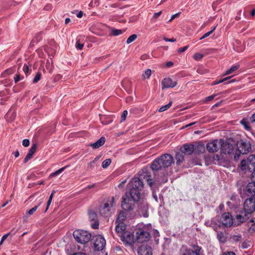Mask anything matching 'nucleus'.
I'll return each mask as SVG.
<instances>
[{
  "label": "nucleus",
  "instance_id": "1",
  "mask_svg": "<svg viewBox=\"0 0 255 255\" xmlns=\"http://www.w3.org/2000/svg\"><path fill=\"white\" fill-rule=\"evenodd\" d=\"M148 177V172H145L143 174H140V177H134L128 184V187L129 191V195L134 200H139L140 197V192L143 187V183L141 181L142 178Z\"/></svg>",
  "mask_w": 255,
  "mask_h": 255
},
{
  "label": "nucleus",
  "instance_id": "2",
  "mask_svg": "<svg viewBox=\"0 0 255 255\" xmlns=\"http://www.w3.org/2000/svg\"><path fill=\"white\" fill-rule=\"evenodd\" d=\"M174 162L173 156L170 154L165 153L152 162L151 168L153 170H159L162 168L170 166Z\"/></svg>",
  "mask_w": 255,
  "mask_h": 255
},
{
  "label": "nucleus",
  "instance_id": "3",
  "mask_svg": "<svg viewBox=\"0 0 255 255\" xmlns=\"http://www.w3.org/2000/svg\"><path fill=\"white\" fill-rule=\"evenodd\" d=\"M73 236L77 243L82 245L88 243L92 237L91 233L89 232L81 229L75 230L73 233Z\"/></svg>",
  "mask_w": 255,
  "mask_h": 255
},
{
  "label": "nucleus",
  "instance_id": "4",
  "mask_svg": "<svg viewBox=\"0 0 255 255\" xmlns=\"http://www.w3.org/2000/svg\"><path fill=\"white\" fill-rule=\"evenodd\" d=\"M135 236L136 242L140 243L147 242L150 237L148 229L145 226L141 228H137L135 229Z\"/></svg>",
  "mask_w": 255,
  "mask_h": 255
},
{
  "label": "nucleus",
  "instance_id": "5",
  "mask_svg": "<svg viewBox=\"0 0 255 255\" xmlns=\"http://www.w3.org/2000/svg\"><path fill=\"white\" fill-rule=\"evenodd\" d=\"M139 200H134L130 195L126 194L123 197L122 207L123 210L127 211H132L134 207V203Z\"/></svg>",
  "mask_w": 255,
  "mask_h": 255
},
{
  "label": "nucleus",
  "instance_id": "6",
  "mask_svg": "<svg viewBox=\"0 0 255 255\" xmlns=\"http://www.w3.org/2000/svg\"><path fill=\"white\" fill-rule=\"evenodd\" d=\"M115 203V198L113 197L110 200L104 203L103 205L101 206L99 209L100 214L106 217L110 216L111 214V208Z\"/></svg>",
  "mask_w": 255,
  "mask_h": 255
},
{
  "label": "nucleus",
  "instance_id": "7",
  "mask_svg": "<svg viewBox=\"0 0 255 255\" xmlns=\"http://www.w3.org/2000/svg\"><path fill=\"white\" fill-rule=\"evenodd\" d=\"M241 168L242 170L248 169L251 172L255 169V155H250L247 160L243 159L241 162Z\"/></svg>",
  "mask_w": 255,
  "mask_h": 255
},
{
  "label": "nucleus",
  "instance_id": "8",
  "mask_svg": "<svg viewBox=\"0 0 255 255\" xmlns=\"http://www.w3.org/2000/svg\"><path fill=\"white\" fill-rule=\"evenodd\" d=\"M243 211L251 216L255 211V197H249L243 204Z\"/></svg>",
  "mask_w": 255,
  "mask_h": 255
},
{
  "label": "nucleus",
  "instance_id": "9",
  "mask_svg": "<svg viewBox=\"0 0 255 255\" xmlns=\"http://www.w3.org/2000/svg\"><path fill=\"white\" fill-rule=\"evenodd\" d=\"M238 149L242 154H246L249 153L252 149L251 144L248 141H244L241 139L237 143Z\"/></svg>",
  "mask_w": 255,
  "mask_h": 255
},
{
  "label": "nucleus",
  "instance_id": "10",
  "mask_svg": "<svg viewBox=\"0 0 255 255\" xmlns=\"http://www.w3.org/2000/svg\"><path fill=\"white\" fill-rule=\"evenodd\" d=\"M94 247L97 251H102L106 245V240L101 235H98L93 237Z\"/></svg>",
  "mask_w": 255,
  "mask_h": 255
},
{
  "label": "nucleus",
  "instance_id": "11",
  "mask_svg": "<svg viewBox=\"0 0 255 255\" xmlns=\"http://www.w3.org/2000/svg\"><path fill=\"white\" fill-rule=\"evenodd\" d=\"M251 215L244 211L242 210L240 212V214L237 215L235 218L234 226L236 227L241 225L243 223L249 219Z\"/></svg>",
  "mask_w": 255,
  "mask_h": 255
},
{
  "label": "nucleus",
  "instance_id": "12",
  "mask_svg": "<svg viewBox=\"0 0 255 255\" xmlns=\"http://www.w3.org/2000/svg\"><path fill=\"white\" fill-rule=\"evenodd\" d=\"M222 141V139H221L219 140L215 139L212 142L207 143L206 145L207 150L209 152L213 153L217 152L219 149L221 148Z\"/></svg>",
  "mask_w": 255,
  "mask_h": 255
},
{
  "label": "nucleus",
  "instance_id": "13",
  "mask_svg": "<svg viewBox=\"0 0 255 255\" xmlns=\"http://www.w3.org/2000/svg\"><path fill=\"white\" fill-rule=\"evenodd\" d=\"M148 204L146 201H143L139 203L137 207V212L140 216L147 217L148 216Z\"/></svg>",
  "mask_w": 255,
  "mask_h": 255
},
{
  "label": "nucleus",
  "instance_id": "14",
  "mask_svg": "<svg viewBox=\"0 0 255 255\" xmlns=\"http://www.w3.org/2000/svg\"><path fill=\"white\" fill-rule=\"evenodd\" d=\"M121 240L126 244L131 245L134 242H136L135 240V235L130 234L129 232L126 231L123 233L121 236Z\"/></svg>",
  "mask_w": 255,
  "mask_h": 255
},
{
  "label": "nucleus",
  "instance_id": "15",
  "mask_svg": "<svg viewBox=\"0 0 255 255\" xmlns=\"http://www.w3.org/2000/svg\"><path fill=\"white\" fill-rule=\"evenodd\" d=\"M221 220L223 224L226 227H230L234 225L233 217L229 212H225L222 215Z\"/></svg>",
  "mask_w": 255,
  "mask_h": 255
},
{
  "label": "nucleus",
  "instance_id": "16",
  "mask_svg": "<svg viewBox=\"0 0 255 255\" xmlns=\"http://www.w3.org/2000/svg\"><path fill=\"white\" fill-rule=\"evenodd\" d=\"M177 85V82L170 78H164L161 82L162 89L173 88Z\"/></svg>",
  "mask_w": 255,
  "mask_h": 255
},
{
  "label": "nucleus",
  "instance_id": "17",
  "mask_svg": "<svg viewBox=\"0 0 255 255\" xmlns=\"http://www.w3.org/2000/svg\"><path fill=\"white\" fill-rule=\"evenodd\" d=\"M245 194L250 197H255V182H250L245 190Z\"/></svg>",
  "mask_w": 255,
  "mask_h": 255
},
{
  "label": "nucleus",
  "instance_id": "18",
  "mask_svg": "<svg viewBox=\"0 0 255 255\" xmlns=\"http://www.w3.org/2000/svg\"><path fill=\"white\" fill-rule=\"evenodd\" d=\"M195 150V145L193 144H184L180 148V151L186 155H191Z\"/></svg>",
  "mask_w": 255,
  "mask_h": 255
},
{
  "label": "nucleus",
  "instance_id": "19",
  "mask_svg": "<svg viewBox=\"0 0 255 255\" xmlns=\"http://www.w3.org/2000/svg\"><path fill=\"white\" fill-rule=\"evenodd\" d=\"M221 149L223 153L230 154L232 153L234 149L232 144L228 142H224L223 140L221 145Z\"/></svg>",
  "mask_w": 255,
  "mask_h": 255
},
{
  "label": "nucleus",
  "instance_id": "20",
  "mask_svg": "<svg viewBox=\"0 0 255 255\" xmlns=\"http://www.w3.org/2000/svg\"><path fill=\"white\" fill-rule=\"evenodd\" d=\"M138 255H152V249L148 246L141 245L138 249Z\"/></svg>",
  "mask_w": 255,
  "mask_h": 255
},
{
  "label": "nucleus",
  "instance_id": "21",
  "mask_svg": "<svg viewBox=\"0 0 255 255\" xmlns=\"http://www.w3.org/2000/svg\"><path fill=\"white\" fill-rule=\"evenodd\" d=\"M37 148V144L36 143L33 144L30 148L28 153L27 154L26 157H25L23 162L24 163H26L29 160H30L33 156L34 153L36 151V149Z\"/></svg>",
  "mask_w": 255,
  "mask_h": 255
},
{
  "label": "nucleus",
  "instance_id": "22",
  "mask_svg": "<svg viewBox=\"0 0 255 255\" xmlns=\"http://www.w3.org/2000/svg\"><path fill=\"white\" fill-rule=\"evenodd\" d=\"M194 251L190 249L186 250V253L182 254V255H199L201 248L198 246H194L193 247Z\"/></svg>",
  "mask_w": 255,
  "mask_h": 255
},
{
  "label": "nucleus",
  "instance_id": "23",
  "mask_svg": "<svg viewBox=\"0 0 255 255\" xmlns=\"http://www.w3.org/2000/svg\"><path fill=\"white\" fill-rule=\"evenodd\" d=\"M118 224L116 227V232L118 234L122 235L126 229V226L124 222H117Z\"/></svg>",
  "mask_w": 255,
  "mask_h": 255
},
{
  "label": "nucleus",
  "instance_id": "24",
  "mask_svg": "<svg viewBox=\"0 0 255 255\" xmlns=\"http://www.w3.org/2000/svg\"><path fill=\"white\" fill-rule=\"evenodd\" d=\"M105 138L104 137H101L96 142L91 144V146L94 149H97L102 146L105 142Z\"/></svg>",
  "mask_w": 255,
  "mask_h": 255
},
{
  "label": "nucleus",
  "instance_id": "25",
  "mask_svg": "<svg viewBox=\"0 0 255 255\" xmlns=\"http://www.w3.org/2000/svg\"><path fill=\"white\" fill-rule=\"evenodd\" d=\"M176 164L177 165H180L184 161V157L183 153L177 152L175 155Z\"/></svg>",
  "mask_w": 255,
  "mask_h": 255
},
{
  "label": "nucleus",
  "instance_id": "26",
  "mask_svg": "<svg viewBox=\"0 0 255 255\" xmlns=\"http://www.w3.org/2000/svg\"><path fill=\"white\" fill-rule=\"evenodd\" d=\"M213 161L214 162V163L216 164L224 166L223 159L221 158L220 156L218 154L214 156Z\"/></svg>",
  "mask_w": 255,
  "mask_h": 255
},
{
  "label": "nucleus",
  "instance_id": "27",
  "mask_svg": "<svg viewBox=\"0 0 255 255\" xmlns=\"http://www.w3.org/2000/svg\"><path fill=\"white\" fill-rule=\"evenodd\" d=\"M126 214L124 211H121L118 215L116 222H123V221L126 218Z\"/></svg>",
  "mask_w": 255,
  "mask_h": 255
},
{
  "label": "nucleus",
  "instance_id": "28",
  "mask_svg": "<svg viewBox=\"0 0 255 255\" xmlns=\"http://www.w3.org/2000/svg\"><path fill=\"white\" fill-rule=\"evenodd\" d=\"M16 232V231H14V229L11 230L10 232H9L7 234H5L3 235L0 241V246L2 244L4 241L7 238V237L10 235H14Z\"/></svg>",
  "mask_w": 255,
  "mask_h": 255
},
{
  "label": "nucleus",
  "instance_id": "29",
  "mask_svg": "<svg viewBox=\"0 0 255 255\" xmlns=\"http://www.w3.org/2000/svg\"><path fill=\"white\" fill-rule=\"evenodd\" d=\"M240 123L243 125L244 128L247 130H250L251 127L249 126V123L248 121L246 119H243L240 121Z\"/></svg>",
  "mask_w": 255,
  "mask_h": 255
},
{
  "label": "nucleus",
  "instance_id": "30",
  "mask_svg": "<svg viewBox=\"0 0 255 255\" xmlns=\"http://www.w3.org/2000/svg\"><path fill=\"white\" fill-rule=\"evenodd\" d=\"M89 219L91 221H95L97 220V215L94 211H89Z\"/></svg>",
  "mask_w": 255,
  "mask_h": 255
},
{
  "label": "nucleus",
  "instance_id": "31",
  "mask_svg": "<svg viewBox=\"0 0 255 255\" xmlns=\"http://www.w3.org/2000/svg\"><path fill=\"white\" fill-rule=\"evenodd\" d=\"M248 226H249V231L254 232H255V222L253 219H251L248 222Z\"/></svg>",
  "mask_w": 255,
  "mask_h": 255
},
{
  "label": "nucleus",
  "instance_id": "32",
  "mask_svg": "<svg viewBox=\"0 0 255 255\" xmlns=\"http://www.w3.org/2000/svg\"><path fill=\"white\" fill-rule=\"evenodd\" d=\"M239 68V65H238L233 66L231 68H230L229 69L227 70L225 75H227L230 74L232 73L233 72H234V71H235L236 70H238Z\"/></svg>",
  "mask_w": 255,
  "mask_h": 255
},
{
  "label": "nucleus",
  "instance_id": "33",
  "mask_svg": "<svg viewBox=\"0 0 255 255\" xmlns=\"http://www.w3.org/2000/svg\"><path fill=\"white\" fill-rule=\"evenodd\" d=\"M217 238L220 242L224 243L226 241V238L224 236V234L222 232L218 233Z\"/></svg>",
  "mask_w": 255,
  "mask_h": 255
},
{
  "label": "nucleus",
  "instance_id": "34",
  "mask_svg": "<svg viewBox=\"0 0 255 255\" xmlns=\"http://www.w3.org/2000/svg\"><path fill=\"white\" fill-rule=\"evenodd\" d=\"M172 104V102L170 101L168 104L161 107L160 108V109L158 110V112H162L165 111L166 110H168L171 107Z\"/></svg>",
  "mask_w": 255,
  "mask_h": 255
},
{
  "label": "nucleus",
  "instance_id": "35",
  "mask_svg": "<svg viewBox=\"0 0 255 255\" xmlns=\"http://www.w3.org/2000/svg\"><path fill=\"white\" fill-rule=\"evenodd\" d=\"M41 202H40L38 205L35 206L32 209H30L29 210L27 211L26 214L29 215H32L34 213V212H35L36 211V210L37 209L39 206L41 204Z\"/></svg>",
  "mask_w": 255,
  "mask_h": 255
},
{
  "label": "nucleus",
  "instance_id": "36",
  "mask_svg": "<svg viewBox=\"0 0 255 255\" xmlns=\"http://www.w3.org/2000/svg\"><path fill=\"white\" fill-rule=\"evenodd\" d=\"M111 160L110 159H107L103 161L102 166L103 168H107L111 164Z\"/></svg>",
  "mask_w": 255,
  "mask_h": 255
},
{
  "label": "nucleus",
  "instance_id": "37",
  "mask_svg": "<svg viewBox=\"0 0 255 255\" xmlns=\"http://www.w3.org/2000/svg\"><path fill=\"white\" fill-rule=\"evenodd\" d=\"M123 33L121 29H114L111 31V34L113 36H118Z\"/></svg>",
  "mask_w": 255,
  "mask_h": 255
},
{
  "label": "nucleus",
  "instance_id": "38",
  "mask_svg": "<svg viewBox=\"0 0 255 255\" xmlns=\"http://www.w3.org/2000/svg\"><path fill=\"white\" fill-rule=\"evenodd\" d=\"M151 74V70L149 69L146 70L142 74L143 78H149Z\"/></svg>",
  "mask_w": 255,
  "mask_h": 255
},
{
  "label": "nucleus",
  "instance_id": "39",
  "mask_svg": "<svg viewBox=\"0 0 255 255\" xmlns=\"http://www.w3.org/2000/svg\"><path fill=\"white\" fill-rule=\"evenodd\" d=\"M137 38L136 34H132L130 35L127 40V44H129L134 41Z\"/></svg>",
  "mask_w": 255,
  "mask_h": 255
},
{
  "label": "nucleus",
  "instance_id": "40",
  "mask_svg": "<svg viewBox=\"0 0 255 255\" xmlns=\"http://www.w3.org/2000/svg\"><path fill=\"white\" fill-rule=\"evenodd\" d=\"M230 78H231V77H228L225 78L221 79L220 80H219V81H215L212 84V85H216L219 84L220 83H221L222 82H224L229 80V79H230Z\"/></svg>",
  "mask_w": 255,
  "mask_h": 255
},
{
  "label": "nucleus",
  "instance_id": "41",
  "mask_svg": "<svg viewBox=\"0 0 255 255\" xmlns=\"http://www.w3.org/2000/svg\"><path fill=\"white\" fill-rule=\"evenodd\" d=\"M77 49L81 50L83 48L84 44L80 42L79 39H77L75 44Z\"/></svg>",
  "mask_w": 255,
  "mask_h": 255
},
{
  "label": "nucleus",
  "instance_id": "42",
  "mask_svg": "<svg viewBox=\"0 0 255 255\" xmlns=\"http://www.w3.org/2000/svg\"><path fill=\"white\" fill-rule=\"evenodd\" d=\"M66 167H67V166H65V167L61 168L60 169L57 170L55 172L52 173L51 175L54 176L58 175V174L61 173L62 172H63Z\"/></svg>",
  "mask_w": 255,
  "mask_h": 255
},
{
  "label": "nucleus",
  "instance_id": "43",
  "mask_svg": "<svg viewBox=\"0 0 255 255\" xmlns=\"http://www.w3.org/2000/svg\"><path fill=\"white\" fill-rule=\"evenodd\" d=\"M41 78V74L39 72H38L36 74L33 80V83H35L38 82Z\"/></svg>",
  "mask_w": 255,
  "mask_h": 255
},
{
  "label": "nucleus",
  "instance_id": "44",
  "mask_svg": "<svg viewBox=\"0 0 255 255\" xmlns=\"http://www.w3.org/2000/svg\"><path fill=\"white\" fill-rule=\"evenodd\" d=\"M203 57V54L201 53H195L194 56L193 58L196 60H200Z\"/></svg>",
  "mask_w": 255,
  "mask_h": 255
},
{
  "label": "nucleus",
  "instance_id": "45",
  "mask_svg": "<svg viewBox=\"0 0 255 255\" xmlns=\"http://www.w3.org/2000/svg\"><path fill=\"white\" fill-rule=\"evenodd\" d=\"M149 176H150V175L148 174V177L146 176L144 178H146V181L147 182V184L149 185V186L150 187H151L152 186V185L153 184L154 182L153 181L152 179H151L149 178Z\"/></svg>",
  "mask_w": 255,
  "mask_h": 255
},
{
  "label": "nucleus",
  "instance_id": "46",
  "mask_svg": "<svg viewBox=\"0 0 255 255\" xmlns=\"http://www.w3.org/2000/svg\"><path fill=\"white\" fill-rule=\"evenodd\" d=\"M128 111L127 110L124 111L121 116V122H123L126 120V117L128 115Z\"/></svg>",
  "mask_w": 255,
  "mask_h": 255
},
{
  "label": "nucleus",
  "instance_id": "47",
  "mask_svg": "<svg viewBox=\"0 0 255 255\" xmlns=\"http://www.w3.org/2000/svg\"><path fill=\"white\" fill-rule=\"evenodd\" d=\"M241 153L240 152V151L238 149V150L236 152L234 155V159L236 161H237L239 159L240 157V155Z\"/></svg>",
  "mask_w": 255,
  "mask_h": 255
},
{
  "label": "nucleus",
  "instance_id": "48",
  "mask_svg": "<svg viewBox=\"0 0 255 255\" xmlns=\"http://www.w3.org/2000/svg\"><path fill=\"white\" fill-rule=\"evenodd\" d=\"M94 223L92 224L91 227L93 229H98L99 227V222L98 220L94 221Z\"/></svg>",
  "mask_w": 255,
  "mask_h": 255
},
{
  "label": "nucleus",
  "instance_id": "49",
  "mask_svg": "<svg viewBox=\"0 0 255 255\" xmlns=\"http://www.w3.org/2000/svg\"><path fill=\"white\" fill-rule=\"evenodd\" d=\"M29 140L28 139H24L22 140V145L25 147H27L29 145Z\"/></svg>",
  "mask_w": 255,
  "mask_h": 255
},
{
  "label": "nucleus",
  "instance_id": "50",
  "mask_svg": "<svg viewBox=\"0 0 255 255\" xmlns=\"http://www.w3.org/2000/svg\"><path fill=\"white\" fill-rule=\"evenodd\" d=\"M180 15V13H176L173 15H172L170 18V19L168 20V22H170L172 21L174 18L178 17Z\"/></svg>",
  "mask_w": 255,
  "mask_h": 255
},
{
  "label": "nucleus",
  "instance_id": "51",
  "mask_svg": "<svg viewBox=\"0 0 255 255\" xmlns=\"http://www.w3.org/2000/svg\"><path fill=\"white\" fill-rule=\"evenodd\" d=\"M241 235H235L233 237V240L236 242H238L241 239Z\"/></svg>",
  "mask_w": 255,
  "mask_h": 255
},
{
  "label": "nucleus",
  "instance_id": "52",
  "mask_svg": "<svg viewBox=\"0 0 255 255\" xmlns=\"http://www.w3.org/2000/svg\"><path fill=\"white\" fill-rule=\"evenodd\" d=\"M11 69H7L2 74V76L3 77H5L6 75H9L11 74Z\"/></svg>",
  "mask_w": 255,
  "mask_h": 255
},
{
  "label": "nucleus",
  "instance_id": "53",
  "mask_svg": "<svg viewBox=\"0 0 255 255\" xmlns=\"http://www.w3.org/2000/svg\"><path fill=\"white\" fill-rule=\"evenodd\" d=\"M211 34V32H208L204 34L201 38H200V40H202L209 36H210Z\"/></svg>",
  "mask_w": 255,
  "mask_h": 255
},
{
  "label": "nucleus",
  "instance_id": "54",
  "mask_svg": "<svg viewBox=\"0 0 255 255\" xmlns=\"http://www.w3.org/2000/svg\"><path fill=\"white\" fill-rule=\"evenodd\" d=\"M161 13L162 11H160L158 12L154 13L152 19L157 18L161 15Z\"/></svg>",
  "mask_w": 255,
  "mask_h": 255
},
{
  "label": "nucleus",
  "instance_id": "55",
  "mask_svg": "<svg viewBox=\"0 0 255 255\" xmlns=\"http://www.w3.org/2000/svg\"><path fill=\"white\" fill-rule=\"evenodd\" d=\"M14 82L15 83H17L18 81L20 80V76L19 74H16L14 78Z\"/></svg>",
  "mask_w": 255,
  "mask_h": 255
},
{
  "label": "nucleus",
  "instance_id": "56",
  "mask_svg": "<svg viewBox=\"0 0 255 255\" xmlns=\"http://www.w3.org/2000/svg\"><path fill=\"white\" fill-rule=\"evenodd\" d=\"M188 48V46H185L184 47H181L178 50V52L179 53H182V52H184L185 50H187V49Z\"/></svg>",
  "mask_w": 255,
  "mask_h": 255
},
{
  "label": "nucleus",
  "instance_id": "57",
  "mask_svg": "<svg viewBox=\"0 0 255 255\" xmlns=\"http://www.w3.org/2000/svg\"><path fill=\"white\" fill-rule=\"evenodd\" d=\"M28 70H29L28 66L27 65L24 64L23 66V71L26 74L28 73Z\"/></svg>",
  "mask_w": 255,
  "mask_h": 255
},
{
  "label": "nucleus",
  "instance_id": "58",
  "mask_svg": "<svg viewBox=\"0 0 255 255\" xmlns=\"http://www.w3.org/2000/svg\"><path fill=\"white\" fill-rule=\"evenodd\" d=\"M216 96V95H212L206 98V101H210L212 100Z\"/></svg>",
  "mask_w": 255,
  "mask_h": 255
},
{
  "label": "nucleus",
  "instance_id": "59",
  "mask_svg": "<svg viewBox=\"0 0 255 255\" xmlns=\"http://www.w3.org/2000/svg\"><path fill=\"white\" fill-rule=\"evenodd\" d=\"M252 170H253V172L252 174L251 179L252 182H255V169H252Z\"/></svg>",
  "mask_w": 255,
  "mask_h": 255
},
{
  "label": "nucleus",
  "instance_id": "60",
  "mask_svg": "<svg viewBox=\"0 0 255 255\" xmlns=\"http://www.w3.org/2000/svg\"><path fill=\"white\" fill-rule=\"evenodd\" d=\"M163 39L167 42H175L176 41V39L174 38L168 39L165 37H164Z\"/></svg>",
  "mask_w": 255,
  "mask_h": 255
},
{
  "label": "nucleus",
  "instance_id": "61",
  "mask_svg": "<svg viewBox=\"0 0 255 255\" xmlns=\"http://www.w3.org/2000/svg\"><path fill=\"white\" fill-rule=\"evenodd\" d=\"M249 247V244L246 242H244L242 244V247L243 249H247Z\"/></svg>",
  "mask_w": 255,
  "mask_h": 255
},
{
  "label": "nucleus",
  "instance_id": "62",
  "mask_svg": "<svg viewBox=\"0 0 255 255\" xmlns=\"http://www.w3.org/2000/svg\"><path fill=\"white\" fill-rule=\"evenodd\" d=\"M55 193H56L55 191H54V190L52 191V192L51 193V195H50V197H49V199H48V201H50L52 202L53 196H54V195L55 194Z\"/></svg>",
  "mask_w": 255,
  "mask_h": 255
},
{
  "label": "nucleus",
  "instance_id": "63",
  "mask_svg": "<svg viewBox=\"0 0 255 255\" xmlns=\"http://www.w3.org/2000/svg\"><path fill=\"white\" fill-rule=\"evenodd\" d=\"M222 255H236V254L233 252H225Z\"/></svg>",
  "mask_w": 255,
  "mask_h": 255
},
{
  "label": "nucleus",
  "instance_id": "64",
  "mask_svg": "<svg viewBox=\"0 0 255 255\" xmlns=\"http://www.w3.org/2000/svg\"><path fill=\"white\" fill-rule=\"evenodd\" d=\"M68 255H87L86 254L83 253H76L72 254H69Z\"/></svg>",
  "mask_w": 255,
  "mask_h": 255
}]
</instances>
